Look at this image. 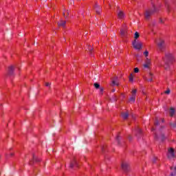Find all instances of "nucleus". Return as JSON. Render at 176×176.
I'll use <instances>...</instances> for the list:
<instances>
[{"mask_svg":"<svg viewBox=\"0 0 176 176\" xmlns=\"http://www.w3.org/2000/svg\"><path fill=\"white\" fill-rule=\"evenodd\" d=\"M162 60L165 65H164V68L168 71L170 69V65L172 63H174V56L171 54V52H166L164 57L162 58Z\"/></svg>","mask_w":176,"mask_h":176,"instance_id":"1","label":"nucleus"},{"mask_svg":"<svg viewBox=\"0 0 176 176\" xmlns=\"http://www.w3.org/2000/svg\"><path fill=\"white\" fill-rule=\"evenodd\" d=\"M151 4L153 6V8H150L145 11L144 17L146 20H149V18L152 16V14L157 12V10L156 9V6H155V4H153V2L152 1H151Z\"/></svg>","mask_w":176,"mask_h":176,"instance_id":"2","label":"nucleus"},{"mask_svg":"<svg viewBox=\"0 0 176 176\" xmlns=\"http://www.w3.org/2000/svg\"><path fill=\"white\" fill-rule=\"evenodd\" d=\"M132 45L134 49H136L137 50H141L142 49V43L137 41V40H134Z\"/></svg>","mask_w":176,"mask_h":176,"instance_id":"3","label":"nucleus"},{"mask_svg":"<svg viewBox=\"0 0 176 176\" xmlns=\"http://www.w3.org/2000/svg\"><path fill=\"white\" fill-rule=\"evenodd\" d=\"M121 167L124 173H129V171H130V164H129L128 162H122L121 164Z\"/></svg>","mask_w":176,"mask_h":176,"instance_id":"4","label":"nucleus"},{"mask_svg":"<svg viewBox=\"0 0 176 176\" xmlns=\"http://www.w3.org/2000/svg\"><path fill=\"white\" fill-rule=\"evenodd\" d=\"M168 159H173L175 157V153H174V148H170L168 150Z\"/></svg>","mask_w":176,"mask_h":176,"instance_id":"5","label":"nucleus"},{"mask_svg":"<svg viewBox=\"0 0 176 176\" xmlns=\"http://www.w3.org/2000/svg\"><path fill=\"white\" fill-rule=\"evenodd\" d=\"M117 16L120 20H123V19H124V12L121 10L119 7H118Z\"/></svg>","mask_w":176,"mask_h":176,"instance_id":"6","label":"nucleus"},{"mask_svg":"<svg viewBox=\"0 0 176 176\" xmlns=\"http://www.w3.org/2000/svg\"><path fill=\"white\" fill-rule=\"evenodd\" d=\"M157 46L160 50H163L164 47H166V43L164 42V40L160 39Z\"/></svg>","mask_w":176,"mask_h":176,"instance_id":"7","label":"nucleus"},{"mask_svg":"<svg viewBox=\"0 0 176 176\" xmlns=\"http://www.w3.org/2000/svg\"><path fill=\"white\" fill-rule=\"evenodd\" d=\"M149 65H151V59L146 58L145 60V63L143 65L144 68H149Z\"/></svg>","mask_w":176,"mask_h":176,"instance_id":"8","label":"nucleus"},{"mask_svg":"<svg viewBox=\"0 0 176 176\" xmlns=\"http://www.w3.org/2000/svg\"><path fill=\"white\" fill-rule=\"evenodd\" d=\"M58 27H63L65 28V24H67V21L60 20L59 22L57 23Z\"/></svg>","mask_w":176,"mask_h":176,"instance_id":"9","label":"nucleus"},{"mask_svg":"<svg viewBox=\"0 0 176 176\" xmlns=\"http://www.w3.org/2000/svg\"><path fill=\"white\" fill-rule=\"evenodd\" d=\"M13 72H14V66H10L8 69V75L12 76V75H13Z\"/></svg>","mask_w":176,"mask_h":176,"instance_id":"10","label":"nucleus"},{"mask_svg":"<svg viewBox=\"0 0 176 176\" xmlns=\"http://www.w3.org/2000/svg\"><path fill=\"white\" fill-rule=\"evenodd\" d=\"M147 82H152L153 80V74L149 73L148 78H146Z\"/></svg>","mask_w":176,"mask_h":176,"instance_id":"11","label":"nucleus"},{"mask_svg":"<svg viewBox=\"0 0 176 176\" xmlns=\"http://www.w3.org/2000/svg\"><path fill=\"white\" fill-rule=\"evenodd\" d=\"M169 115L171 118L175 115V109L173 107H170V111H169Z\"/></svg>","mask_w":176,"mask_h":176,"instance_id":"12","label":"nucleus"},{"mask_svg":"<svg viewBox=\"0 0 176 176\" xmlns=\"http://www.w3.org/2000/svg\"><path fill=\"white\" fill-rule=\"evenodd\" d=\"M126 34H127V30L126 29H122L120 31V35L122 36H125Z\"/></svg>","mask_w":176,"mask_h":176,"instance_id":"13","label":"nucleus"},{"mask_svg":"<svg viewBox=\"0 0 176 176\" xmlns=\"http://www.w3.org/2000/svg\"><path fill=\"white\" fill-rule=\"evenodd\" d=\"M121 116H122V119H127V118H129V113L128 112L122 113Z\"/></svg>","mask_w":176,"mask_h":176,"instance_id":"14","label":"nucleus"},{"mask_svg":"<svg viewBox=\"0 0 176 176\" xmlns=\"http://www.w3.org/2000/svg\"><path fill=\"white\" fill-rule=\"evenodd\" d=\"M74 166H78V164L76 163V160H74L72 162L70 163L69 167L70 168H74Z\"/></svg>","mask_w":176,"mask_h":176,"instance_id":"15","label":"nucleus"},{"mask_svg":"<svg viewBox=\"0 0 176 176\" xmlns=\"http://www.w3.org/2000/svg\"><path fill=\"white\" fill-rule=\"evenodd\" d=\"M96 12L97 14H100L101 13V9L98 7V6H95Z\"/></svg>","mask_w":176,"mask_h":176,"instance_id":"16","label":"nucleus"},{"mask_svg":"<svg viewBox=\"0 0 176 176\" xmlns=\"http://www.w3.org/2000/svg\"><path fill=\"white\" fill-rule=\"evenodd\" d=\"M129 101L132 103L135 102V96H134V95H132V96L129 98Z\"/></svg>","mask_w":176,"mask_h":176,"instance_id":"17","label":"nucleus"},{"mask_svg":"<svg viewBox=\"0 0 176 176\" xmlns=\"http://www.w3.org/2000/svg\"><path fill=\"white\" fill-rule=\"evenodd\" d=\"M138 38H140V33H138V32H135V40L137 41V39H138Z\"/></svg>","mask_w":176,"mask_h":176,"instance_id":"18","label":"nucleus"},{"mask_svg":"<svg viewBox=\"0 0 176 176\" xmlns=\"http://www.w3.org/2000/svg\"><path fill=\"white\" fill-rule=\"evenodd\" d=\"M133 80H134V76H133V74H131L129 76V81L133 82Z\"/></svg>","mask_w":176,"mask_h":176,"instance_id":"19","label":"nucleus"},{"mask_svg":"<svg viewBox=\"0 0 176 176\" xmlns=\"http://www.w3.org/2000/svg\"><path fill=\"white\" fill-rule=\"evenodd\" d=\"M169 124L171 127L175 128L176 127V121H175V122H170Z\"/></svg>","mask_w":176,"mask_h":176,"instance_id":"20","label":"nucleus"},{"mask_svg":"<svg viewBox=\"0 0 176 176\" xmlns=\"http://www.w3.org/2000/svg\"><path fill=\"white\" fill-rule=\"evenodd\" d=\"M94 87H96V89H100V84L96 82L94 84Z\"/></svg>","mask_w":176,"mask_h":176,"instance_id":"21","label":"nucleus"},{"mask_svg":"<svg viewBox=\"0 0 176 176\" xmlns=\"http://www.w3.org/2000/svg\"><path fill=\"white\" fill-rule=\"evenodd\" d=\"M144 55L145 56V57H148V56H149V52H148V50H146L144 52Z\"/></svg>","mask_w":176,"mask_h":176,"instance_id":"22","label":"nucleus"},{"mask_svg":"<svg viewBox=\"0 0 176 176\" xmlns=\"http://www.w3.org/2000/svg\"><path fill=\"white\" fill-rule=\"evenodd\" d=\"M116 141L118 144H120V136L116 137Z\"/></svg>","mask_w":176,"mask_h":176,"instance_id":"23","label":"nucleus"},{"mask_svg":"<svg viewBox=\"0 0 176 176\" xmlns=\"http://www.w3.org/2000/svg\"><path fill=\"white\" fill-rule=\"evenodd\" d=\"M112 83L113 86H119V82H116L115 80H113Z\"/></svg>","mask_w":176,"mask_h":176,"instance_id":"24","label":"nucleus"},{"mask_svg":"<svg viewBox=\"0 0 176 176\" xmlns=\"http://www.w3.org/2000/svg\"><path fill=\"white\" fill-rule=\"evenodd\" d=\"M136 93H137V89H133L132 91V96H134V97H135Z\"/></svg>","mask_w":176,"mask_h":176,"instance_id":"25","label":"nucleus"},{"mask_svg":"<svg viewBox=\"0 0 176 176\" xmlns=\"http://www.w3.org/2000/svg\"><path fill=\"white\" fill-rule=\"evenodd\" d=\"M33 160H34V162H40V160H38V158H36V157L35 155H33Z\"/></svg>","mask_w":176,"mask_h":176,"instance_id":"26","label":"nucleus"},{"mask_svg":"<svg viewBox=\"0 0 176 176\" xmlns=\"http://www.w3.org/2000/svg\"><path fill=\"white\" fill-rule=\"evenodd\" d=\"M134 72L135 74H138V72H140V69H138V67L134 69Z\"/></svg>","mask_w":176,"mask_h":176,"instance_id":"27","label":"nucleus"},{"mask_svg":"<svg viewBox=\"0 0 176 176\" xmlns=\"http://www.w3.org/2000/svg\"><path fill=\"white\" fill-rule=\"evenodd\" d=\"M88 50H89L90 54H91V52H93V47H89L88 48Z\"/></svg>","mask_w":176,"mask_h":176,"instance_id":"28","label":"nucleus"},{"mask_svg":"<svg viewBox=\"0 0 176 176\" xmlns=\"http://www.w3.org/2000/svg\"><path fill=\"white\" fill-rule=\"evenodd\" d=\"M51 85H52V83H50V82H46V83H45V86H46L47 87H50Z\"/></svg>","mask_w":176,"mask_h":176,"instance_id":"29","label":"nucleus"},{"mask_svg":"<svg viewBox=\"0 0 176 176\" xmlns=\"http://www.w3.org/2000/svg\"><path fill=\"white\" fill-rule=\"evenodd\" d=\"M137 132H138V134H141V133H142L141 129L138 128L137 129Z\"/></svg>","mask_w":176,"mask_h":176,"instance_id":"30","label":"nucleus"},{"mask_svg":"<svg viewBox=\"0 0 176 176\" xmlns=\"http://www.w3.org/2000/svg\"><path fill=\"white\" fill-rule=\"evenodd\" d=\"M170 89H168L166 91H165V94H170Z\"/></svg>","mask_w":176,"mask_h":176,"instance_id":"31","label":"nucleus"},{"mask_svg":"<svg viewBox=\"0 0 176 176\" xmlns=\"http://www.w3.org/2000/svg\"><path fill=\"white\" fill-rule=\"evenodd\" d=\"M155 126H159V120H155Z\"/></svg>","mask_w":176,"mask_h":176,"instance_id":"32","label":"nucleus"},{"mask_svg":"<svg viewBox=\"0 0 176 176\" xmlns=\"http://www.w3.org/2000/svg\"><path fill=\"white\" fill-rule=\"evenodd\" d=\"M156 160H157V158L156 157H155L153 159V163H156Z\"/></svg>","mask_w":176,"mask_h":176,"instance_id":"33","label":"nucleus"},{"mask_svg":"<svg viewBox=\"0 0 176 176\" xmlns=\"http://www.w3.org/2000/svg\"><path fill=\"white\" fill-rule=\"evenodd\" d=\"M68 14H69V12L67 13V16H65V13L63 12V16L65 19H67V17H68Z\"/></svg>","mask_w":176,"mask_h":176,"instance_id":"34","label":"nucleus"},{"mask_svg":"<svg viewBox=\"0 0 176 176\" xmlns=\"http://www.w3.org/2000/svg\"><path fill=\"white\" fill-rule=\"evenodd\" d=\"M100 91L101 94H102V91H104V88L100 87Z\"/></svg>","mask_w":176,"mask_h":176,"instance_id":"35","label":"nucleus"},{"mask_svg":"<svg viewBox=\"0 0 176 176\" xmlns=\"http://www.w3.org/2000/svg\"><path fill=\"white\" fill-rule=\"evenodd\" d=\"M161 140H162V141H164V134L162 135Z\"/></svg>","mask_w":176,"mask_h":176,"instance_id":"36","label":"nucleus"},{"mask_svg":"<svg viewBox=\"0 0 176 176\" xmlns=\"http://www.w3.org/2000/svg\"><path fill=\"white\" fill-rule=\"evenodd\" d=\"M165 1V3H167L169 2L170 0H164Z\"/></svg>","mask_w":176,"mask_h":176,"instance_id":"37","label":"nucleus"},{"mask_svg":"<svg viewBox=\"0 0 176 176\" xmlns=\"http://www.w3.org/2000/svg\"><path fill=\"white\" fill-rule=\"evenodd\" d=\"M74 3H75V1H72V2H71V5H72V4H74Z\"/></svg>","mask_w":176,"mask_h":176,"instance_id":"38","label":"nucleus"},{"mask_svg":"<svg viewBox=\"0 0 176 176\" xmlns=\"http://www.w3.org/2000/svg\"><path fill=\"white\" fill-rule=\"evenodd\" d=\"M116 90V89H112V92H113V93H115Z\"/></svg>","mask_w":176,"mask_h":176,"instance_id":"39","label":"nucleus"},{"mask_svg":"<svg viewBox=\"0 0 176 176\" xmlns=\"http://www.w3.org/2000/svg\"><path fill=\"white\" fill-rule=\"evenodd\" d=\"M129 140L130 141H131V136H129Z\"/></svg>","mask_w":176,"mask_h":176,"instance_id":"40","label":"nucleus"},{"mask_svg":"<svg viewBox=\"0 0 176 176\" xmlns=\"http://www.w3.org/2000/svg\"><path fill=\"white\" fill-rule=\"evenodd\" d=\"M109 6L111 8L112 6L111 5V3H109Z\"/></svg>","mask_w":176,"mask_h":176,"instance_id":"41","label":"nucleus"},{"mask_svg":"<svg viewBox=\"0 0 176 176\" xmlns=\"http://www.w3.org/2000/svg\"><path fill=\"white\" fill-rule=\"evenodd\" d=\"M10 155H11V156H13V153H11Z\"/></svg>","mask_w":176,"mask_h":176,"instance_id":"42","label":"nucleus"},{"mask_svg":"<svg viewBox=\"0 0 176 176\" xmlns=\"http://www.w3.org/2000/svg\"><path fill=\"white\" fill-rule=\"evenodd\" d=\"M160 21H161V23H163V21H162V20H161Z\"/></svg>","mask_w":176,"mask_h":176,"instance_id":"43","label":"nucleus"},{"mask_svg":"<svg viewBox=\"0 0 176 176\" xmlns=\"http://www.w3.org/2000/svg\"><path fill=\"white\" fill-rule=\"evenodd\" d=\"M155 138H157V135H155Z\"/></svg>","mask_w":176,"mask_h":176,"instance_id":"44","label":"nucleus"},{"mask_svg":"<svg viewBox=\"0 0 176 176\" xmlns=\"http://www.w3.org/2000/svg\"><path fill=\"white\" fill-rule=\"evenodd\" d=\"M153 130H155V129H153L152 131H153Z\"/></svg>","mask_w":176,"mask_h":176,"instance_id":"45","label":"nucleus"},{"mask_svg":"<svg viewBox=\"0 0 176 176\" xmlns=\"http://www.w3.org/2000/svg\"><path fill=\"white\" fill-rule=\"evenodd\" d=\"M162 122H164V120H162Z\"/></svg>","mask_w":176,"mask_h":176,"instance_id":"46","label":"nucleus"}]
</instances>
